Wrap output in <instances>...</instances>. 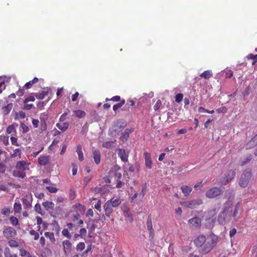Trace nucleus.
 <instances>
[{
  "mask_svg": "<svg viewBox=\"0 0 257 257\" xmlns=\"http://www.w3.org/2000/svg\"><path fill=\"white\" fill-rule=\"evenodd\" d=\"M6 165L2 163H0V174H4L6 171Z\"/></svg>",
  "mask_w": 257,
  "mask_h": 257,
  "instance_id": "13d9d810",
  "label": "nucleus"
},
{
  "mask_svg": "<svg viewBox=\"0 0 257 257\" xmlns=\"http://www.w3.org/2000/svg\"><path fill=\"white\" fill-rule=\"evenodd\" d=\"M14 131H16L14 124L9 126L7 128V133L8 134H11Z\"/></svg>",
  "mask_w": 257,
  "mask_h": 257,
  "instance_id": "a18cd8bd",
  "label": "nucleus"
},
{
  "mask_svg": "<svg viewBox=\"0 0 257 257\" xmlns=\"http://www.w3.org/2000/svg\"><path fill=\"white\" fill-rule=\"evenodd\" d=\"M147 228H148V230H151V229H153L152 221V217L150 215H149L148 217L147 221Z\"/></svg>",
  "mask_w": 257,
  "mask_h": 257,
  "instance_id": "e433bc0d",
  "label": "nucleus"
},
{
  "mask_svg": "<svg viewBox=\"0 0 257 257\" xmlns=\"http://www.w3.org/2000/svg\"><path fill=\"white\" fill-rule=\"evenodd\" d=\"M217 241L218 237L214 234H202L194 240V243L200 253L206 254L215 247Z\"/></svg>",
  "mask_w": 257,
  "mask_h": 257,
  "instance_id": "f257e3e1",
  "label": "nucleus"
},
{
  "mask_svg": "<svg viewBox=\"0 0 257 257\" xmlns=\"http://www.w3.org/2000/svg\"><path fill=\"white\" fill-rule=\"evenodd\" d=\"M248 59H251L253 60L252 62V64H255L256 62L257 61V55H254L252 54H250L247 56Z\"/></svg>",
  "mask_w": 257,
  "mask_h": 257,
  "instance_id": "09e8293b",
  "label": "nucleus"
},
{
  "mask_svg": "<svg viewBox=\"0 0 257 257\" xmlns=\"http://www.w3.org/2000/svg\"><path fill=\"white\" fill-rule=\"evenodd\" d=\"M161 105H162L161 101L160 100H157V101L156 102V104L154 106V110L155 111L158 110L160 108Z\"/></svg>",
  "mask_w": 257,
  "mask_h": 257,
  "instance_id": "864d4df0",
  "label": "nucleus"
},
{
  "mask_svg": "<svg viewBox=\"0 0 257 257\" xmlns=\"http://www.w3.org/2000/svg\"><path fill=\"white\" fill-rule=\"evenodd\" d=\"M35 211L37 212H38V213H39L40 214H41V215H43L45 213V212H43L41 211V205L39 203H37L35 206Z\"/></svg>",
  "mask_w": 257,
  "mask_h": 257,
  "instance_id": "58836bf2",
  "label": "nucleus"
},
{
  "mask_svg": "<svg viewBox=\"0 0 257 257\" xmlns=\"http://www.w3.org/2000/svg\"><path fill=\"white\" fill-rule=\"evenodd\" d=\"M73 112L76 117L81 118L85 116V112L80 110H74Z\"/></svg>",
  "mask_w": 257,
  "mask_h": 257,
  "instance_id": "bb28decb",
  "label": "nucleus"
},
{
  "mask_svg": "<svg viewBox=\"0 0 257 257\" xmlns=\"http://www.w3.org/2000/svg\"><path fill=\"white\" fill-rule=\"evenodd\" d=\"M47 128V123H40V127L39 128L40 133H42L44 131H46Z\"/></svg>",
  "mask_w": 257,
  "mask_h": 257,
  "instance_id": "c03bdc74",
  "label": "nucleus"
},
{
  "mask_svg": "<svg viewBox=\"0 0 257 257\" xmlns=\"http://www.w3.org/2000/svg\"><path fill=\"white\" fill-rule=\"evenodd\" d=\"M232 203L230 201L224 204V210L218 215V220L220 223H223L225 220H229L232 215Z\"/></svg>",
  "mask_w": 257,
  "mask_h": 257,
  "instance_id": "f03ea898",
  "label": "nucleus"
},
{
  "mask_svg": "<svg viewBox=\"0 0 257 257\" xmlns=\"http://www.w3.org/2000/svg\"><path fill=\"white\" fill-rule=\"evenodd\" d=\"M112 144L113 143L112 142H105L103 144V147L106 148H109L112 146Z\"/></svg>",
  "mask_w": 257,
  "mask_h": 257,
  "instance_id": "0e129e2a",
  "label": "nucleus"
},
{
  "mask_svg": "<svg viewBox=\"0 0 257 257\" xmlns=\"http://www.w3.org/2000/svg\"><path fill=\"white\" fill-rule=\"evenodd\" d=\"M144 157L145 159V165L146 167L149 169H151L152 168V162L150 155L148 153L146 152L144 153Z\"/></svg>",
  "mask_w": 257,
  "mask_h": 257,
  "instance_id": "a211bd4d",
  "label": "nucleus"
},
{
  "mask_svg": "<svg viewBox=\"0 0 257 257\" xmlns=\"http://www.w3.org/2000/svg\"><path fill=\"white\" fill-rule=\"evenodd\" d=\"M188 223L192 227H198L201 225V220L198 217H195L190 219Z\"/></svg>",
  "mask_w": 257,
  "mask_h": 257,
  "instance_id": "9b49d317",
  "label": "nucleus"
},
{
  "mask_svg": "<svg viewBox=\"0 0 257 257\" xmlns=\"http://www.w3.org/2000/svg\"><path fill=\"white\" fill-rule=\"evenodd\" d=\"M24 106L23 107L24 109L25 110H30L33 107V104H27V103H24Z\"/></svg>",
  "mask_w": 257,
  "mask_h": 257,
  "instance_id": "052dcab7",
  "label": "nucleus"
},
{
  "mask_svg": "<svg viewBox=\"0 0 257 257\" xmlns=\"http://www.w3.org/2000/svg\"><path fill=\"white\" fill-rule=\"evenodd\" d=\"M14 211L15 212L19 213L20 212L22 207L21 204L20 202H15L14 206Z\"/></svg>",
  "mask_w": 257,
  "mask_h": 257,
  "instance_id": "f704fd0d",
  "label": "nucleus"
},
{
  "mask_svg": "<svg viewBox=\"0 0 257 257\" xmlns=\"http://www.w3.org/2000/svg\"><path fill=\"white\" fill-rule=\"evenodd\" d=\"M3 233L6 238L14 237L17 235L16 231L10 226H5Z\"/></svg>",
  "mask_w": 257,
  "mask_h": 257,
  "instance_id": "0eeeda50",
  "label": "nucleus"
},
{
  "mask_svg": "<svg viewBox=\"0 0 257 257\" xmlns=\"http://www.w3.org/2000/svg\"><path fill=\"white\" fill-rule=\"evenodd\" d=\"M181 189L185 197H188L192 191V188L187 185H182Z\"/></svg>",
  "mask_w": 257,
  "mask_h": 257,
  "instance_id": "6ab92c4d",
  "label": "nucleus"
},
{
  "mask_svg": "<svg viewBox=\"0 0 257 257\" xmlns=\"http://www.w3.org/2000/svg\"><path fill=\"white\" fill-rule=\"evenodd\" d=\"M200 77H203L206 79H209L212 76L211 71L206 70L200 74Z\"/></svg>",
  "mask_w": 257,
  "mask_h": 257,
  "instance_id": "393cba45",
  "label": "nucleus"
},
{
  "mask_svg": "<svg viewBox=\"0 0 257 257\" xmlns=\"http://www.w3.org/2000/svg\"><path fill=\"white\" fill-rule=\"evenodd\" d=\"M79 232H80V234L79 235L81 236H85L86 234L87 231H86L85 228H81V229H80Z\"/></svg>",
  "mask_w": 257,
  "mask_h": 257,
  "instance_id": "774afa93",
  "label": "nucleus"
},
{
  "mask_svg": "<svg viewBox=\"0 0 257 257\" xmlns=\"http://www.w3.org/2000/svg\"><path fill=\"white\" fill-rule=\"evenodd\" d=\"M30 234L34 236L35 240H37L39 237V233L33 229L30 230Z\"/></svg>",
  "mask_w": 257,
  "mask_h": 257,
  "instance_id": "de8ad7c7",
  "label": "nucleus"
},
{
  "mask_svg": "<svg viewBox=\"0 0 257 257\" xmlns=\"http://www.w3.org/2000/svg\"><path fill=\"white\" fill-rule=\"evenodd\" d=\"M72 165L73 166L72 169V175L73 176L76 175L77 172V166L75 165L74 164H72Z\"/></svg>",
  "mask_w": 257,
  "mask_h": 257,
  "instance_id": "69168bd1",
  "label": "nucleus"
},
{
  "mask_svg": "<svg viewBox=\"0 0 257 257\" xmlns=\"http://www.w3.org/2000/svg\"><path fill=\"white\" fill-rule=\"evenodd\" d=\"M50 156L41 155L38 158V163L40 166H46L49 164Z\"/></svg>",
  "mask_w": 257,
  "mask_h": 257,
  "instance_id": "ddd939ff",
  "label": "nucleus"
},
{
  "mask_svg": "<svg viewBox=\"0 0 257 257\" xmlns=\"http://www.w3.org/2000/svg\"><path fill=\"white\" fill-rule=\"evenodd\" d=\"M80 214L78 212H76L75 214H74L72 216V221L73 222H75L78 220V219L80 218Z\"/></svg>",
  "mask_w": 257,
  "mask_h": 257,
  "instance_id": "680f3d73",
  "label": "nucleus"
},
{
  "mask_svg": "<svg viewBox=\"0 0 257 257\" xmlns=\"http://www.w3.org/2000/svg\"><path fill=\"white\" fill-rule=\"evenodd\" d=\"M2 213L4 215H7L10 214V209L7 207H4L2 209Z\"/></svg>",
  "mask_w": 257,
  "mask_h": 257,
  "instance_id": "bf43d9fd",
  "label": "nucleus"
},
{
  "mask_svg": "<svg viewBox=\"0 0 257 257\" xmlns=\"http://www.w3.org/2000/svg\"><path fill=\"white\" fill-rule=\"evenodd\" d=\"M251 177V173L249 170H245L242 174L239 181V185L243 188L247 186Z\"/></svg>",
  "mask_w": 257,
  "mask_h": 257,
  "instance_id": "39448f33",
  "label": "nucleus"
},
{
  "mask_svg": "<svg viewBox=\"0 0 257 257\" xmlns=\"http://www.w3.org/2000/svg\"><path fill=\"white\" fill-rule=\"evenodd\" d=\"M4 253L5 257H18L17 254H12L10 252V248L8 247L5 248Z\"/></svg>",
  "mask_w": 257,
  "mask_h": 257,
  "instance_id": "cd10ccee",
  "label": "nucleus"
},
{
  "mask_svg": "<svg viewBox=\"0 0 257 257\" xmlns=\"http://www.w3.org/2000/svg\"><path fill=\"white\" fill-rule=\"evenodd\" d=\"M256 145L252 141L250 140L246 145V148L249 149L255 147Z\"/></svg>",
  "mask_w": 257,
  "mask_h": 257,
  "instance_id": "3c124183",
  "label": "nucleus"
},
{
  "mask_svg": "<svg viewBox=\"0 0 257 257\" xmlns=\"http://www.w3.org/2000/svg\"><path fill=\"white\" fill-rule=\"evenodd\" d=\"M76 152L78 155V159L80 161H82L84 159L83 153L82 151V147L79 145L77 146Z\"/></svg>",
  "mask_w": 257,
  "mask_h": 257,
  "instance_id": "5701e85b",
  "label": "nucleus"
},
{
  "mask_svg": "<svg viewBox=\"0 0 257 257\" xmlns=\"http://www.w3.org/2000/svg\"><path fill=\"white\" fill-rule=\"evenodd\" d=\"M56 126L62 132H64L68 129L69 123L67 122H59L56 123Z\"/></svg>",
  "mask_w": 257,
  "mask_h": 257,
  "instance_id": "f3484780",
  "label": "nucleus"
},
{
  "mask_svg": "<svg viewBox=\"0 0 257 257\" xmlns=\"http://www.w3.org/2000/svg\"><path fill=\"white\" fill-rule=\"evenodd\" d=\"M67 115L68 112H67L63 113L59 118V122H64L66 120Z\"/></svg>",
  "mask_w": 257,
  "mask_h": 257,
  "instance_id": "6e6d98bb",
  "label": "nucleus"
},
{
  "mask_svg": "<svg viewBox=\"0 0 257 257\" xmlns=\"http://www.w3.org/2000/svg\"><path fill=\"white\" fill-rule=\"evenodd\" d=\"M126 122L122 119H117L113 122L110 131L111 136H114L120 132L126 126Z\"/></svg>",
  "mask_w": 257,
  "mask_h": 257,
  "instance_id": "7ed1b4c3",
  "label": "nucleus"
},
{
  "mask_svg": "<svg viewBox=\"0 0 257 257\" xmlns=\"http://www.w3.org/2000/svg\"><path fill=\"white\" fill-rule=\"evenodd\" d=\"M93 159L96 164H99L100 162V152L98 150H95L93 152Z\"/></svg>",
  "mask_w": 257,
  "mask_h": 257,
  "instance_id": "aec40b11",
  "label": "nucleus"
},
{
  "mask_svg": "<svg viewBox=\"0 0 257 257\" xmlns=\"http://www.w3.org/2000/svg\"><path fill=\"white\" fill-rule=\"evenodd\" d=\"M39 81V79L37 77H35L32 80L30 81L29 82L26 83L25 85V87L27 89H29L31 87L33 84L36 83Z\"/></svg>",
  "mask_w": 257,
  "mask_h": 257,
  "instance_id": "a878e982",
  "label": "nucleus"
},
{
  "mask_svg": "<svg viewBox=\"0 0 257 257\" xmlns=\"http://www.w3.org/2000/svg\"><path fill=\"white\" fill-rule=\"evenodd\" d=\"M133 131V130L126 128L123 133L121 134V136L119 139L122 142L126 141L128 140L130 134Z\"/></svg>",
  "mask_w": 257,
  "mask_h": 257,
  "instance_id": "2eb2a0df",
  "label": "nucleus"
},
{
  "mask_svg": "<svg viewBox=\"0 0 257 257\" xmlns=\"http://www.w3.org/2000/svg\"><path fill=\"white\" fill-rule=\"evenodd\" d=\"M128 154L129 152L127 151L121 149L118 150V156L123 162H127Z\"/></svg>",
  "mask_w": 257,
  "mask_h": 257,
  "instance_id": "9d476101",
  "label": "nucleus"
},
{
  "mask_svg": "<svg viewBox=\"0 0 257 257\" xmlns=\"http://www.w3.org/2000/svg\"><path fill=\"white\" fill-rule=\"evenodd\" d=\"M22 202L24 205V208L28 209L31 207V204L30 202L26 198H22Z\"/></svg>",
  "mask_w": 257,
  "mask_h": 257,
  "instance_id": "7c9ffc66",
  "label": "nucleus"
},
{
  "mask_svg": "<svg viewBox=\"0 0 257 257\" xmlns=\"http://www.w3.org/2000/svg\"><path fill=\"white\" fill-rule=\"evenodd\" d=\"M45 236L49 238L51 242L54 243L55 241V238L53 232H46L45 233Z\"/></svg>",
  "mask_w": 257,
  "mask_h": 257,
  "instance_id": "c85d7f7f",
  "label": "nucleus"
},
{
  "mask_svg": "<svg viewBox=\"0 0 257 257\" xmlns=\"http://www.w3.org/2000/svg\"><path fill=\"white\" fill-rule=\"evenodd\" d=\"M112 206L110 205V203L107 201L104 204L103 209L105 211V215L107 217H109L111 213L113 212Z\"/></svg>",
  "mask_w": 257,
  "mask_h": 257,
  "instance_id": "4468645a",
  "label": "nucleus"
},
{
  "mask_svg": "<svg viewBox=\"0 0 257 257\" xmlns=\"http://www.w3.org/2000/svg\"><path fill=\"white\" fill-rule=\"evenodd\" d=\"M10 220L11 221V224L14 226H16L18 224L19 220L17 218L14 216H12L11 217H10Z\"/></svg>",
  "mask_w": 257,
  "mask_h": 257,
  "instance_id": "a19ab883",
  "label": "nucleus"
},
{
  "mask_svg": "<svg viewBox=\"0 0 257 257\" xmlns=\"http://www.w3.org/2000/svg\"><path fill=\"white\" fill-rule=\"evenodd\" d=\"M42 205L47 211L53 210L55 207L54 203L52 201H46L42 203Z\"/></svg>",
  "mask_w": 257,
  "mask_h": 257,
  "instance_id": "412c9836",
  "label": "nucleus"
},
{
  "mask_svg": "<svg viewBox=\"0 0 257 257\" xmlns=\"http://www.w3.org/2000/svg\"><path fill=\"white\" fill-rule=\"evenodd\" d=\"M91 177H86L84 178L83 182L84 187L87 185V183L91 180Z\"/></svg>",
  "mask_w": 257,
  "mask_h": 257,
  "instance_id": "e2e57ef3",
  "label": "nucleus"
},
{
  "mask_svg": "<svg viewBox=\"0 0 257 257\" xmlns=\"http://www.w3.org/2000/svg\"><path fill=\"white\" fill-rule=\"evenodd\" d=\"M183 95L182 93H178L175 96V101L177 102H180L182 100Z\"/></svg>",
  "mask_w": 257,
  "mask_h": 257,
  "instance_id": "603ef678",
  "label": "nucleus"
},
{
  "mask_svg": "<svg viewBox=\"0 0 257 257\" xmlns=\"http://www.w3.org/2000/svg\"><path fill=\"white\" fill-rule=\"evenodd\" d=\"M108 202L110 203V205L113 207H116L118 206L121 203V200L119 199H115L114 200H112L111 199L110 200L107 201Z\"/></svg>",
  "mask_w": 257,
  "mask_h": 257,
  "instance_id": "b1692460",
  "label": "nucleus"
},
{
  "mask_svg": "<svg viewBox=\"0 0 257 257\" xmlns=\"http://www.w3.org/2000/svg\"><path fill=\"white\" fill-rule=\"evenodd\" d=\"M21 150L20 149H16L14 151V153L11 155V158H15L17 156H19V157L21 158Z\"/></svg>",
  "mask_w": 257,
  "mask_h": 257,
  "instance_id": "ea45409f",
  "label": "nucleus"
},
{
  "mask_svg": "<svg viewBox=\"0 0 257 257\" xmlns=\"http://www.w3.org/2000/svg\"><path fill=\"white\" fill-rule=\"evenodd\" d=\"M39 123V121L38 119H33V120H32V124H33V126L35 128H36V127H37L38 126Z\"/></svg>",
  "mask_w": 257,
  "mask_h": 257,
  "instance_id": "338daca9",
  "label": "nucleus"
},
{
  "mask_svg": "<svg viewBox=\"0 0 257 257\" xmlns=\"http://www.w3.org/2000/svg\"><path fill=\"white\" fill-rule=\"evenodd\" d=\"M123 215L125 217H126L128 218L130 222H131L133 221V217L131 213L129 212L128 210H124Z\"/></svg>",
  "mask_w": 257,
  "mask_h": 257,
  "instance_id": "72a5a7b5",
  "label": "nucleus"
},
{
  "mask_svg": "<svg viewBox=\"0 0 257 257\" xmlns=\"http://www.w3.org/2000/svg\"><path fill=\"white\" fill-rule=\"evenodd\" d=\"M29 164L24 161H18L16 164V168L18 170L24 171L26 169V166L29 165Z\"/></svg>",
  "mask_w": 257,
  "mask_h": 257,
  "instance_id": "dca6fc26",
  "label": "nucleus"
},
{
  "mask_svg": "<svg viewBox=\"0 0 257 257\" xmlns=\"http://www.w3.org/2000/svg\"><path fill=\"white\" fill-rule=\"evenodd\" d=\"M13 107V104L12 103H9L1 108V112L4 116H7L10 113Z\"/></svg>",
  "mask_w": 257,
  "mask_h": 257,
  "instance_id": "f8f14e48",
  "label": "nucleus"
},
{
  "mask_svg": "<svg viewBox=\"0 0 257 257\" xmlns=\"http://www.w3.org/2000/svg\"><path fill=\"white\" fill-rule=\"evenodd\" d=\"M101 201L100 200H99L97 201V203L94 205L95 208L97 210H98L99 212L101 211Z\"/></svg>",
  "mask_w": 257,
  "mask_h": 257,
  "instance_id": "5fc2aeb1",
  "label": "nucleus"
},
{
  "mask_svg": "<svg viewBox=\"0 0 257 257\" xmlns=\"http://www.w3.org/2000/svg\"><path fill=\"white\" fill-rule=\"evenodd\" d=\"M202 203V201L200 199H197L191 201H185L181 203V205L189 208H195L197 206L201 204Z\"/></svg>",
  "mask_w": 257,
  "mask_h": 257,
  "instance_id": "423d86ee",
  "label": "nucleus"
},
{
  "mask_svg": "<svg viewBox=\"0 0 257 257\" xmlns=\"http://www.w3.org/2000/svg\"><path fill=\"white\" fill-rule=\"evenodd\" d=\"M29 127L24 123L21 124L20 131H22L23 134H26L29 131Z\"/></svg>",
  "mask_w": 257,
  "mask_h": 257,
  "instance_id": "c756f323",
  "label": "nucleus"
},
{
  "mask_svg": "<svg viewBox=\"0 0 257 257\" xmlns=\"http://www.w3.org/2000/svg\"><path fill=\"white\" fill-rule=\"evenodd\" d=\"M46 189L51 193H55L58 190L57 188L56 187L51 186H47Z\"/></svg>",
  "mask_w": 257,
  "mask_h": 257,
  "instance_id": "4d7b16f0",
  "label": "nucleus"
},
{
  "mask_svg": "<svg viewBox=\"0 0 257 257\" xmlns=\"http://www.w3.org/2000/svg\"><path fill=\"white\" fill-rule=\"evenodd\" d=\"M35 100V98L34 96L31 95L27 97H26L24 101V103H27L29 101H34Z\"/></svg>",
  "mask_w": 257,
  "mask_h": 257,
  "instance_id": "8fccbe9b",
  "label": "nucleus"
},
{
  "mask_svg": "<svg viewBox=\"0 0 257 257\" xmlns=\"http://www.w3.org/2000/svg\"><path fill=\"white\" fill-rule=\"evenodd\" d=\"M251 159V155H249L248 157L243 158L240 160V165L241 166H243L245 164L248 163Z\"/></svg>",
  "mask_w": 257,
  "mask_h": 257,
  "instance_id": "c9c22d12",
  "label": "nucleus"
},
{
  "mask_svg": "<svg viewBox=\"0 0 257 257\" xmlns=\"http://www.w3.org/2000/svg\"><path fill=\"white\" fill-rule=\"evenodd\" d=\"M224 191V188L214 187L206 191L205 196L208 198H214L221 195Z\"/></svg>",
  "mask_w": 257,
  "mask_h": 257,
  "instance_id": "20e7f679",
  "label": "nucleus"
},
{
  "mask_svg": "<svg viewBox=\"0 0 257 257\" xmlns=\"http://www.w3.org/2000/svg\"><path fill=\"white\" fill-rule=\"evenodd\" d=\"M235 175V173L234 171L232 170H230L227 172V174L225 175L224 177L221 179L220 181V183L222 185H226L228 182H229L234 177Z\"/></svg>",
  "mask_w": 257,
  "mask_h": 257,
  "instance_id": "6e6552de",
  "label": "nucleus"
},
{
  "mask_svg": "<svg viewBox=\"0 0 257 257\" xmlns=\"http://www.w3.org/2000/svg\"><path fill=\"white\" fill-rule=\"evenodd\" d=\"M48 118V116L47 113H42L40 116V123H47Z\"/></svg>",
  "mask_w": 257,
  "mask_h": 257,
  "instance_id": "473e14b6",
  "label": "nucleus"
},
{
  "mask_svg": "<svg viewBox=\"0 0 257 257\" xmlns=\"http://www.w3.org/2000/svg\"><path fill=\"white\" fill-rule=\"evenodd\" d=\"M20 254L23 257H32L31 255L29 252H27L26 250L23 248L20 249Z\"/></svg>",
  "mask_w": 257,
  "mask_h": 257,
  "instance_id": "4c0bfd02",
  "label": "nucleus"
},
{
  "mask_svg": "<svg viewBox=\"0 0 257 257\" xmlns=\"http://www.w3.org/2000/svg\"><path fill=\"white\" fill-rule=\"evenodd\" d=\"M13 175L15 177H18L22 179L24 178L26 176V173L24 172V171H22L21 170H14L13 172Z\"/></svg>",
  "mask_w": 257,
  "mask_h": 257,
  "instance_id": "4be33fe9",
  "label": "nucleus"
},
{
  "mask_svg": "<svg viewBox=\"0 0 257 257\" xmlns=\"http://www.w3.org/2000/svg\"><path fill=\"white\" fill-rule=\"evenodd\" d=\"M62 233L64 236L67 237L68 238L70 239L71 237V235L70 234L67 229H64L62 231Z\"/></svg>",
  "mask_w": 257,
  "mask_h": 257,
  "instance_id": "49530a36",
  "label": "nucleus"
},
{
  "mask_svg": "<svg viewBox=\"0 0 257 257\" xmlns=\"http://www.w3.org/2000/svg\"><path fill=\"white\" fill-rule=\"evenodd\" d=\"M63 250L66 256H68L71 251L72 243L68 240H65L62 242Z\"/></svg>",
  "mask_w": 257,
  "mask_h": 257,
  "instance_id": "1a4fd4ad",
  "label": "nucleus"
},
{
  "mask_svg": "<svg viewBox=\"0 0 257 257\" xmlns=\"http://www.w3.org/2000/svg\"><path fill=\"white\" fill-rule=\"evenodd\" d=\"M125 103V100L124 99L121 100L119 103L114 105L113 106V110L116 111L118 108H120Z\"/></svg>",
  "mask_w": 257,
  "mask_h": 257,
  "instance_id": "2f4dec72",
  "label": "nucleus"
},
{
  "mask_svg": "<svg viewBox=\"0 0 257 257\" xmlns=\"http://www.w3.org/2000/svg\"><path fill=\"white\" fill-rule=\"evenodd\" d=\"M8 244L11 247H17L19 246V242L15 240L11 239L8 241Z\"/></svg>",
  "mask_w": 257,
  "mask_h": 257,
  "instance_id": "79ce46f5",
  "label": "nucleus"
},
{
  "mask_svg": "<svg viewBox=\"0 0 257 257\" xmlns=\"http://www.w3.org/2000/svg\"><path fill=\"white\" fill-rule=\"evenodd\" d=\"M85 243L83 242H80L78 243L76 247V249L77 250H82L85 248Z\"/></svg>",
  "mask_w": 257,
  "mask_h": 257,
  "instance_id": "37998d69",
  "label": "nucleus"
}]
</instances>
